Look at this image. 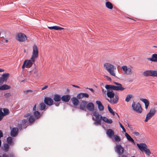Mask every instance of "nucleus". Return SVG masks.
Returning <instances> with one entry per match:
<instances>
[{
  "label": "nucleus",
  "mask_w": 157,
  "mask_h": 157,
  "mask_svg": "<svg viewBox=\"0 0 157 157\" xmlns=\"http://www.w3.org/2000/svg\"><path fill=\"white\" fill-rule=\"evenodd\" d=\"M10 157H14V156L13 155H10Z\"/></svg>",
  "instance_id": "774afa93"
},
{
  "label": "nucleus",
  "mask_w": 157,
  "mask_h": 157,
  "mask_svg": "<svg viewBox=\"0 0 157 157\" xmlns=\"http://www.w3.org/2000/svg\"><path fill=\"white\" fill-rule=\"evenodd\" d=\"M132 67H129L126 66H123L121 67L124 74L126 75H131L132 74L133 71L132 70Z\"/></svg>",
  "instance_id": "f8f14e48"
},
{
  "label": "nucleus",
  "mask_w": 157,
  "mask_h": 157,
  "mask_svg": "<svg viewBox=\"0 0 157 157\" xmlns=\"http://www.w3.org/2000/svg\"><path fill=\"white\" fill-rule=\"evenodd\" d=\"M105 87L107 90V91L114 90V86L113 85H106Z\"/></svg>",
  "instance_id": "c756f323"
},
{
  "label": "nucleus",
  "mask_w": 157,
  "mask_h": 157,
  "mask_svg": "<svg viewBox=\"0 0 157 157\" xmlns=\"http://www.w3.org/2000/svg\"><path fill=\"white\" fill-rule=\"evenodd\" d=\"M48 87V86L47 85L43 87L42 89L41 90H43L46 89H47Z\"/></svg>",
  "instance_id": "13d9d810"
},
{
  "label": "nucleus",
  "mask_w": 157,
  "mask_h": 157,
  "mask_svg": "<svg viewBox=\"0 0 157 157\" xmlns=\"http://www.w3.org/2000/svg\"><path fill=\"white\" fill-rule=\"evenodd\" d=\"M132 95L131 94H128L127 95L125 99V101L127 102H129L132 97Z\"/></svg>",
  "instance_id": "e433bc0d"
},
{
  "label": "nucleus",
  "mask_w": 157,
  "mask_h": 157,
  "mask_svg": "<svg viewBox=\"0 0 157 157\" xmlns=\"http://www.w3.org/2000/svg\"><path fill=\"white\" fill-rule=\"evenodd\" d=\"M31 115V114L30 113H27V114H26L24 115V117H28L29 116H30Z\"/></svg>",
  "instance_id": "603ef678"
},
{
  "label": "nucleus",
  "mask_w": 157,
  "mask_h": 157,
  "mask_svg": "<svg viewBox=\"0 0 157 157\" xmlns=\"http://www.w3.org/2000/svg\"><path fill=\"white\" fill-rule=\"evenodd\" d=\"M147 59L151 61L157 62V54H153L151 58H148Z\"/></svg>",
  "instance_id": "bb28decb"
},
{
  "label": "nucleus",
  "mask_w": 157,
  "mask_h": 157,
  "mask_svg": "<svg viewBox=\"0 0 157 157\" xmlns=\"http://www.w3.org/2000/svg\"><path fill=\"white\" fill-rule=\"evenodd\" d=\"M2 157H9V156L5 154H4L2 155Z\"/></svg>",
  "instance_id": "680f3d73"
},
{
  "label": "nucleus",
  "mask_w": 157,
  "mask_h": 157,
  "mask_svg": "<svg viewBox=\"0 0 157 157\" xmlns=\"http://www.w3.org/2000/svg\"><path fill=\"white\" fill-rule=\"evenodd\" d=\"M36 104H35V105H34L33 108V110L35 111H36Z\"/></svg>",
  "instance_id": "6e6d98bb"
},
{
  "label": "nucleus",
  "mask_w": 157,
  "mask_h": 157,
  "mask_svg": "<svg viewBox=\"0 0 157 157\" xmlns=\"http://www.w3.org/2000/svg\"><path fill=\"white\" fill-rule=\"evenodd\" d=\"M43 113H40L38 111H35L33 113V115L36 119H39L42 116Z\"/></svg>",
  "instance_id": "4be33fe9"
},
{
  "label": "nucleus",
  "mask_w": 157,
  "mask_h": 157,
  "mask_svg": "<svg viewBox=\"0 0 157 157\" xmlns=\"http://www.w3.org/2000/svg\"><path fill=\"white\" fill-rule=\"evenodd\" d=\"M32 92V91L31 90H25L24 91V92L25 93H28L29 92Z\"/></svg>",
  "instance_id": "3c124183"
},
{
  "label": "nucleus",
  "mask_w": 157,
  "mask_h": 157,
  "mask_svg": "<svg viewBox=\"0 0 157 157\" xmlns=\"http://www.w3.org/2000/svg\"><path fill=\"white\" fill-rule=\"evenodd\" d=\"M119 124H120L121 128L122 129L123 131L124 132H125V133L126 132V130L124 128V127L121 124L120 122H119Z\"/></svg>",
  "instance_id": "a18cd8bd"
},
{
  "label": "nucleus",
  "mask_w": 157,
  "mask_h": 157,
  "mask_svg": "<svg viewBox=\"0 0 157 157\" xmlns=\"http://www.w3.org/2000/svg\"><path fill=\"white\" fill-rule=\"evenodd\" d=\"M94 106L93 103L92 102H90L87 104L86 108L89 111H92L94 110Z\"/></svg>",
  "instance_id": "412c9836"
},
{
  "label": "nucleus",
  "mask_w": 157,
  "mask_h": 157,
  "mask_svg": "<svg viewBox=\"0 0 157 157\" xmlns=\"http://www.w3.org/2000/svg\"><path fill=\"white\" fill-rule=\"evenodd\" d=\"M125 88L122 87V86H114V90L116 91H123L124 90Z\"/></svg>",
  "instance_id": "7c9ffc66"
},
{
  "label": "nucleus",
  "mask_w": 157,
  "mask_h": 157,
  "mask_svg": "<svg viewBox=\"0 0 157 157\" xmlns=\"http://www.w3.org/2000/svg\"><path fill=\"white\" fill-rule=\"evenodd\" d=\"M124 148L120 144H117L115 147V151L118 155H121L123 154Z\"/></svg>",
  "instance_id": "4468645a"
},
{
  "label": "nucleus",
  "mask_w": 157,
  "mask_h": 157,
  "mask_svg": "<svg viewBox=\"0 0 157 157\" xmlns=\"http://www.w3.org/2000/svg\"><path fill=\"white\" fill-rule=\"evenodd\" d=\"M55 26L52 27H48V28L50 29H55Z\"/></svg>",
  "instance_id": "052dcab7"
},
{
  "label": "nucleus",
  "mask_w": 157,
  "mask_h": 157,
  "mask_svg": "<svg viewBox=\"0 0 157 157\" xmlns=\"http://www.w3.org/2000/svg\"><path fill=\"white\" fill-rule=\"evenodd\" d=\"M106 7L109 9H112L113 8V5L112 3L109 2H107L105 4Z\"/></svg>",
  "instance_id": "473e14b6"
},
{
  "label": "nucleus",
  "mask_w": 157,
  "mask_h": 157,
  "mask_svg": "<svg viewBox=\"0 0 157 157\" xmlns=\"http://www.w3.org/2000/svg\"><path fill=\"white\" fill-rule=\"evenodd\" d=\"M2 109L0 108V121L2 119Z\"/></svg>",
  "instance_id": "49530a36"
},
{
  "label": "nucleus",
  "mask_w": 157,
  "mask_h": 157,
  "mask_svg": "<svg viewBox=\"0 0 157 157\" xmlns=\"http://www.w3.org/2000/svg\"><path fill=\"white\" fill-rule=\"evenodd\" d=\"M108 119L106 117H102V119L103 121L105 122L106 123L107 121L108 120Z\"/></svg>",
  "instance_id": "de8ad7c7"
},
{
  "label": "nucleus",
  "mask_w": 157,
  "mask_h": 157,
  "mask_svg": "<svg viewBox=\"0 0 157 157\" xmlns=\"http://www.w3.org/2000/svg\"><path fill=\"white\" fill-rule=\"evenodd\" d=\"M108 108L110 113H111L114 116L115 115L114 112L109 105H108Z\"/></svg>",
  "instance_id": "ea45409f"
},
{
  "label": "nucleus",
  "mask_w": 157,
  "mask_h": 157,
  "mask_svg": "<svg viewBox=\"0 0 157 157\" xmlns=\"http://www.w3.org/2000/svg\"><path fill=\"white\" fill-rule=\"evenodd\" d=\"M107 96L110 98L107 100L111 103L115 104L117 103L119 99V97L117 94H115L113 90L107 91Z\"/></svg>",
  "instance_id": "f257e3e1"
},
{
  "label": "nucleus",
  "mask_w": 157,
  "mask_h": 157,
  "mask_svg": "<svg viewBox=\"0 0 157 157\" xmlns=\"http://www.w3.org/2000/svg\"><path fill=\"white\" fill-rule=\"evenodd\" d=\"M0 86V90H8L11 88V87L6 84L1 85Z\"/></svg>",
  "instance_id": "a878e982"
},
{
  "label": "nucleus",
  "mask_w": 157,
  "mask_h": 157,
  "mask_svg": "<svg viewBox=\"0 0 157 157\" xmlns=\"http://www.w3.org/2000/svg\"><path fill=\"white\" fill-rule=\"evenodd\" d=\"M77 97L78 99H81L84 97L88 98L89 97V95L86 93H81L78 94L77 95Z\"/></svg>",
  "instance_id": "a211bd4d"
},
{
  "label": "nucleus",
  "mask_w": 157,
  "mask_h": 157,
  "mask_svg": "<svg viewBox=\"0 0 157 157\" xmlns=\"http://www.w3.org/2000/svg\"><path fill=\"white\" fill-rule=\"evenodd\" d=\"M35 118L33 116H31L29 118V125H31L35 121Z\"/></svg>",
  "instance_id": "2f4dec72"
},
{
  "label": "nucleus",
  "mask_w": 157,
  "mask_h": 157,
  "mask_svg": "<svg viewBox=\"0 0 157 157\" xmlns=\"http://www.w3.org/2000/svg\"><path fill=\"white\" fill-rule=\"evenodd\" d=\"M133 109L138 113H141L142 111V109L141 108V105L138 102L136 104L134 102H133L132 105Z\"/></svg>",
  "instance_id": "0eeeda50"
},
{
  "label": "nucleus",
  "mask_w": 157,
  "mask_h": 157,
  "mask_svg": "<svg viewBox=\"0 0 157 157\" xmlns=\"http://www.w3.org/2000/svg\"><path fill=\"white\" fill-rule=\"evenodd\" d=\"M152 77H157V70H152Z\"/></svg>",
  "instance_id": "a19ab883"
},
{
  "label": "nucleus",
  "mask_w": 157,
  "mask_h": 157,
  "mask_svg": "<svg viewBox=\"0 0 157 157\" xmlns=\"http://www.w3.org/2000/svg\"><path fill=\"white\" fill-rule=\"evenodd\" d=\"M87 105V102L85 101H82L80 105V108L81 109L86 111Z\"/></svg>",
  "instance_id": "dca6fc26"
},
{
  "label": "nucleus",
  "mask_w": 157,
  "mask_h": 157,
  "mask_svg": "<svg viewBox=\"0 0 157 157\" xmlns=\"http://www.w3.org/2000/svg\"><path fill=\"white\" fill-rule=\"evenodd\" d=\"M152 70H147L144 71L143 73V75L146 77H152Z\"/></svg>",
  "instance_id": "aec40b11"
},
{
  "label": "nucleus",
  "mask_w": 157,
  "mask_h": 157,
  "mask_svg": "<svg viewBox=\"0 0 157 157\" xmlns=\"http://www.w3.org/2000/svg\"><path fill=\"white\" fill-rule=\"evenodd\" d=\"M114 84H115V85H117V86H122V85L121 84H120V83L117 82H114Z\"/></svg>",
  "instance_id": "8fccbe9b"
},
{
  "label": "nucleus",
  "mask_w": 157,
  "mask_h": 157,
  "mask_svg": "<svg viewBox=\"0 0 157 157\" xmlns=\"http://www.w3.org/2000/svg\"><path fill=\"white\" fill-rule=\"evenodd\" d=\"M55 30H61L64 29L63 28L57 26H55Z\"/></svg>",
  "instance_id": "c03bdc74"
},
{
  "label": "nucleus",
  "mask_w": 157,
  "mask_h": 157,
  "mask_svg": "<svg viewBox=\"0 0 157 157\" xmlns=\"http://www.w3.org/2000/svg\"><path fill=\"white\" fill-rule=\"evenodd\" d=\"M106 134L110 138H112L114 136V132L111 129H107L106 131Z\"/></svg>",
  "instance_id": "2eb2a0df"
},
{
  "label": "nucleus",
  "mask_w": 157,
  "mask_h": 157,
  "mask_svg": "<svg viewBox=\"0 0 157 157\" xmlns=\"http://www.w3.org/2000/svg\"><path fill=\"white\" fill-rule=\"evenodd\" d=\"M133 133L136 136H138L139 135V133L138 132H133Z\"/></svg>",
  "instance_id": "5fc2aeb1"
},
{
  "label": "nucleus",
  "mask_w": 157,
  "mask_h": 157,
  "mask_svg": "<svg viewBox=\"0 0 157 157\" xmlns=\"http://www.w3.org/2000/svg\"><path fill=\"white\" fill-rule=\"evenodd\" d=\"M3 136V134L2 131L0 130V139Z\"/></svg>",
  "instance_id": "864d4df0"
},
{
  "label": "nucleus",
  "mask_w": 157,
  "mask_h": 157,
  "mask_svg": "<svg viewBox=\"0 0 157 157\" xmlns=\"http://www.w3.org/2000/svg\"><path fill=\"white\" fill-rule=\"evenodd\" d=\"M3 110L4 113H3L2 112V119L4 116L8 114L9 113V109H3Z\"/></svg>",
  "instance_id": "72a5a7b5"
},
{
  "label": "nucleus",
  "mask_w": 157,
  "mask_h": 157,
  "mask_svg": "<svg viewBox=\"0 0 157 157\" xmlns=\"http://www.w3.org/2000/svg\"><path fill=\"white\" fill-rule=\"evenodd\" d=\"M115 141L117 143L121 141L120 137L117 135H114L113 136Z\"/></svg>",
  "instance_id": "4c0bfd02"
},
{
  "label": "nucleus",
  "mask_w": 157,
  "mask_h": 157,
  "mask_svg": "<svg viewBox=\"0 0 157 157\" xmlns=\"http://www.w3.org/2000/svg\"><path fill=\"white\" fill-rule=\"evenodd\" d=\"M62 100V97L61 96L58 94H55L54 95V100L55 101L59 102Z\"/></svg>",
  "instance_id": "5701e85b"
},
{
  "label": "nucleus",
  "mask_w": 157,
  "mask_h": 157,
  "mask_svg": "<svg viewBox=\"0 0 157 157\" xmlns=\"http://www.w3.org/2000/svg\"><path fill=\"white\" fill-rule=\"evenodd\" d=\"M1 144H2V141L1 140H0V147L1 146Z\"/></svg>",
  "instance_id": "338daca9"
},
{
  "label": "nucleus",
  "mask_w": 157,
  "mask_h": 157,
  "mask_svg": "<svg viewBox=\"0 0 157 157\" xmlns=\"http://www.w3.org/2000/svg\"><path fill=\"white\" fill-rule=\"evenodd\" d=\"M18 128H13L11 131V135L12 137L16 136L18 134Z\"/></svg>",
  "instance_id": "f3484780"
},
{
  "label": "nucleus",
  "mask_w": 157,
  "mask_h": 157,
  "mask_svg": "<svg viewBox=\"0 0 157 157\" xmlns=\"http://www.w3.org/2000/svg\"><path fill=\"white\" fill-rule=\"evenodd\" d=\"M96 102L98 105V109L100 111L103 110L104 109V107L102 105L101 102L99 101H97Z\"/></svg>",
  "instance_id": "393cba45"
},
{
  "label": "nucleus",
  "mask_w": 157,
  "mask_h": 157,
  "mask_svg": "<svg viewBox=\"0 0 157 157\" xmlns=\"http://www.w3.org/2000/svg\"><path fill=\"white\" fill-rule=\"evenodd\" d=\"M93 115L95 117V118L93 117H92L93 120L95 121L94 124L96 125H101V120L102 119V116L100 115L98 112L97 111L93 112Z\"/></svg>",
  "instance_id": "f03ea898"
},
{
  "label": "nucleus",
  "mask_w": 157,
  "mask_h": 157,
  "mask_svg": "<svg viewBox=\"0 0 157 157\" xmlns=\"http://www.w3.org/2000/svg\"><path fill=\"white\" fill-rule=\"evenodd\" d=\"M87 89H88L89 90H90L91 91H92L93 92H94V90L92 88H87Z\"/></svg>",
  "instance_id": "e2e57ef3"
},
{
  "label": "nucleus",
  "mask_w": 157,
  "mask_h": 157,
  "mask_svg": "<svg viewBox=\"0 0 157 157\" xmlns=\"http://www.w3.org/2000/svg\"><path fill=\"white\" fill-rule=\"evenodd\" d=\"M106 123L109 124H111L113 123V121L111 119H108Z\"/></svg>",
  "instance_id": "09e8293b"
},
{
  "label": "nucleus",
  "mask_w": 157,
  "mask_h": 157,
  "mask_svg": "<svg viewBox=\"0 0 157 157\" xmlns=\"http://www.w3.org/2000/svg\"><path fill=\"white\" fill-rule=\"evenodd\" d=\"M71 101L73 104L75 105H77L79 103V101L76 98L73 97L71 99Z\"/></svg>",
  "instance_id": "b1692460"
},
{
  "label": "nucleus",
  "mask_w": 157,
  "mask_h": 157,
  "mask_svg": "<svg viewBox=\"0 0 157 157\" xmlns=\"http://www.w3.org/2000/svg\"><path fill=\"white\" fill-rule=\"evenodd\" d=\"M72 86L73 87H76V88H80V87L79 86H77L75 85H72Z\"/></svg>",
  "instance_id": "0e129e2a"
},
{
  "label": "nucleus",
  "mask_w": 157,
  "mask_h": 157,
  "mask_svg": "<svg viewBox=\"0 0 157 157\" xmlns=\"http://www.w3.org/2000/svg\"><path fill=\"white\" fill-rule=\"evenodd\" d=\"M44 102L46 105L48 106H51L54 104L56 106H58L60 104V103H54L53 99L49 97L45 98Z\"/></svg>",
  "instance_id": "39448f33"
},
{
  "label": "nucleus",
  "mask_w": 157,
  "mask_h": 157,
  "mask_svg": "<svg viewBox=\"0 0 157 157\" xmlns=\"http://www.w3.org/2000/svg\"><path fill=\"white\" fill-rule=\"evenodd\" d=\"M105 77L109 81H111V79L110 77L107 76H106Z\"/></svg>",
  "instance_id": "4d7b16f0"
},
{
  "label": "nucleus",
  "mask_w": 157,
  "mask_h": 157,
  "mask_svg": "<svg viewBox=\"0 0 157 157\" xmlns=\"http://www.w3.org/2000/svg\"><path fill=\"white\" fill-rule=\"evenodd\" d=\"M4 96L6 98H8L11 96V94L10 92H8L4 94Z\"/></svg>",
  "instance_id": "37998d69"
},
{
  "label": "nucleus",
  "mask_w": 157,
  "mask_h": 157,
  "mask_svg": "<svg viewBox=\"0 0 157 157\" xmlns=\"http://www.w3.org/2000/svg\"><path fill=\"white\" fill-rule=\"evenodd\" d=\"M29 125L28 120L24 119L22 120V124H18L17 127L20 130H21L23 128H26Z\"/></svg>",
  "instance_id": "1a4fd4ad"
},
{
  "label": "nucleus",
  "mask_w": 157,
  "mask_h": 157,
  "mask_svg": "<svg viewBox=\"0 0 157 157\" xmlns=\"http://www.w3.org/2000/svg\"><path fill=\"white\" fill-rule=\"evenodd\" d=\"M137 145L141 151H144L147 155H149L151 154L150 150L147 148V145L146 144L143 143H141L140 144H137Z\"/></svg>",
  "instance_id": "20e7f679"
},
{
  "label": "nucleus",
  "mask_w": 157,
  "mask_h": 157,
  "mask_svg": "<svg viewBox=\"0 0 157 157\" xmlns=\"http://www.w3.org/2000/svg\"><path fill=\"white\" fill-rule=\"evenodd\" d=\"M71 98V96L67 94L63 95L62 97V100L65 102H68Z\"/></svg>",
  "instance_id": "6ab92c4d"
},
{
  "label": "nucleus",
  "mask_w": 157,
  "mask_h": 157,
  "mask_svg": "<svg viewBox=\"0 0 157 157\" xmlns=\"http://www.w3.org/2000/svg\"><path fill=\"white\" fill-rule=\"evenodd\" d=\"M33 76L35 77L38 78L39 77L38 76V71L36 70L33 71Z\"/></svg>",
  "instance_id": "58836bf2"
},
{
  "label": "nucleus",
  "mask_w": 157,
  "mask_h": 157,
  "mask_svg": "<svg viewBox=\"0 0 157 157\" xmlns=\"http://www.w3.org/2000/svg\"><path fill=\"white\" fill-rule=\"evenodd\" d=\"M16 39L20 42H23L27 39V37L25 34L20 33L17 34Z\"/></svg>",
  "instance_id": "ddd939ff"
},
{
  "label": "nucleus",
  "mask_w": 157,
  "mask_h": 157,
  "mask_svg": "<svg viewBox=\"0 0 157 157\" xmlns=\"http://www.w3.org/2000/svg\"><path fill=\"white\" fill-rule=\"evenodd\" d=\"M33 52L32 53V56L31 57V59L33 61H35V59L38 56L39 51L37 46L35 44H34L33 47Z\"/></svg>",
  "instance_id": "423d86ee"
},
{
  "label": "nucleus",
  "mask_w": 157,
  "mask_h": 157,
  "mask_svg": "<svg viewBox=\"0 0 157 157\" xmlns=\"http://www.w3.org/2000/svg\"><path fill=\"white\" fill-rule=\"evenodd\" d=\"M10 74L8 73H3L0 77V85H2L4 82L7 81L10 76Z\"/></svg>",
  "instance_id": "6e6552de"
},
{
  "label": "nucleus",
  "mask_w": 157,
  "mask_h": 157,
  "mask_svg": "<svg viewBox=\"0 0 157 157\" xmlns=\"http://www.w3.org/2000/svg\"><path fill=\"white\" fill-rule=\"evenodd\" d=\"M155 113L156 110L155 108L151 109L147 115L146 117L144 120L145 122H147L155 114Z\"/></svg>",
  "instance_id": "9b49d317"
},
{
  "label": "nucleus",
  "mask_w": 157,
  "mask_h": 157,
  "mask_svg": "<svg viewBox=\"0 0 157 157\" xmlns=\"http://www.w3.org/2000/svg\"><path fill=\"white\" fill-rule=\"evenodd\" d=\"M125 136L127 138V140L131 142L132 143L135 144V141L131 137V136L127 132L125 133Z\"/></svg>",
  "instance_id": "c85d7f7f"
},
{
  "label": "nucleus",
  "mask_w": 157,
  "mask_h": 157,
  "mask_svg": "<svg viewBox=\"0 0 157 157\" xmlns=\"http://www.w3.org/2000/svg\"><path fill=\"white\" fill-rule=\"evenodd\" d=\"M4 71L5 70L4 69L0 68V72H4Z\"/></svg>",
  "instance_id": "69168bd1"
},
{
  "label": "nucleus",
  "mask_w": 157,
  "mask_h": 157,
  "mask_svg": "<svg viewBox=\"0 0 157 157\" xmlns=\"http://www.w3.org/2000/svg\"><path fill=\"white\" fill-rule=\"evenodd\" d=\"M40 109L41 110H44L46 106L43 102H41L40 104Z\"/></svg>",
  "instance_id": "f704fd0d"
},
{
  "label": "nucleus",
  "mask_w": 157,
  "mask_h": 157,
  "mask_svg": "<svg viewBox=\"0 0 157 157\" xmlns=\"http://www.w3.org/2000/svg\"><path fill=\"white\" fill-rule=\"evenodd\" d=\"M7 140L8 143L10 145L12 144L13 143V139L11 137H9L7 139Z\"/></svg>",
  "instance_id": "c9c22d12"
},
{
  "label": "nucleus",
  "mask_w": 157,
  "mask_h": 157,
  "mask_svg": "<svg viewBox=\"0 0 157 157\" xmlns=\"http://www.w3.org/2000/svg\"><path fill=\"white\" fill-rule=\"evenodd\" d=\"M35 61H33V60L30 59L25 60L24 62L22 65V69L25 68V67L26 68H29L33 65V63Z\"/></svg>",
  "instance_id": "9d476101"
},
{
  "label": "nucleus",
  "mask_w": 157,
  "mask_h": 157,
  "mask_svg": "<svg viewBox=\"0 0 157 157\" xmlns=\"http://www.w3.org/2000/svg\"><path fill=\"white\" fill-rule=\"evenodd\" d=\"M140 100L145 104V108L147 109L149 105L148 101L145 98H140Z\"/></svg>",
  "instance_id": "cd10ccee"
},
{
  "label": "nucleus",
  "mask_w": 157,
  "mask_h": 157,
  "mask_svg": "<svg viewBox=\"0 0 157 157\" xmlns=\"http://www.w3.org/2000/svg\"><path fill=\"white\" fill-rule=\"evenodd\" d=\"M104 67L111 75L113 76H116V74L114 71V69H116L115 66L110 63H105L104 64Z\"/></svg>",
  "instance_id": "7ed1b4c3"
},
{
  "label": "nucleus",
  "mask_w": 157,
  "mask_h": 157,
  "mask_svg": "<svg viewBox=\"0 0 157 157\" xmlns=\"http://www.w3.org/2000/svg\"><path fill=\"white\" fill-rule=\"evenodd\" d=\"M4 148L5 149V150L6 151H8L9 146L8 144H5Z\"/></svg>",
  "instance_id": "79ce46f5"
},
{
  "label": "nucleus",
  "mask_w": 157,
  "mask_h": 157,
  "mask_svg": "<svg viewBox=\"0 0 157 157\" xmlns=\"http://www.w3.org/2000/svg\"><path fill=\"white\" fill-rule=\"evenodd\" d=\"M102 93L103 94H105L106 93V90H104V89L102 88Z\"/></svg>",
  "instance_id": "bf43d9fd"
}]
</instances>
